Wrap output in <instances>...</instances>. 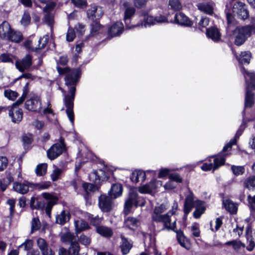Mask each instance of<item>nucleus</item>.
I'll list each match as a JSON object with an SVG mask.
<instances>
[{"label": "nucleus", "mask_w": 255, "mask_h": 255, "mask_svg": "<svg viewBox=\"0 0 255 255\" xmlns=\"http://www.w3.org/2000/svg\"><path fill=\"white\" fill-rule=\"evenodd\" d=\"M11 31L10 26L7 22L4 21L0 25V36L2 38L7 39L9 37Z\"/></svg>", "instance_id": "nucleus-28"}, {"label": "nucleus", "mask_w": 255, "mask_h": 255, "mask_svg": "<svg viewBox=\"0 0 255 255\" xmlns=\"http://www.w3.org/2000/svg\"><path fill=\"white\" fill-rule=\"evenodd\" d=\"M36 243L42 255H54L53 252L44 239L38 238Z\"/></svg>", "instance_id": "nucleus-21"}, {"label": "nucleus", "mask_w": 255, "mask_h": 255, "mask_svg": "<svg viewBox=\"0 0 255 255\" xmlns=\"http://www.w3.org/2000/svg\"><path fill=\"white\" fill-rule=\"evenodd\" d=\"M206 34L208 38L211 39L215 42H218L221 40V33L219 30L215 27H211L207 28Z\"/></svg>", "instance_id": "nucleus-23"}, {"label": "nucleus", "mask_w": 255, "mask_h": 255, "mask_svg": "<svg viewBox=\"0 0 255 255\" xmlns=\"http://www.w3.org/2000/svg\"><path fill=\"white\" fill-rule=\"evenodd\" d=\"M47 169V164L46 163L39 164L35 169V172L37 175L42 176L46 173Z\"/></svg>", "instance_id": "nucleus-42"}, {"label": "nucleus", "mask_w": 255, "mask_h": 255, "mask_svg": "<svg viewBox=\"0 0 255 255\" xmlns=\"http://www.w3.org/2000/svg\"><path fill=\"white\" fill-rule=\"evenodd\" d=\"M24 247V250L29 251L33 247V242L31 240H27L25 241L23 243L21 244L19 248Z\"/></svg>", "instance_id": "nucleus-61"}, {"label": "nucleus", "mask_w": 255, "mask_h": 255, "mask_svg": "<svg viewBox=\"0 0 255 255\" xmlns=\"http://www.w3.org/2000/svg\"><path fill=\"white\" fill-rule=\"evenodd\" d=\"M123 5L125 8L124 11V21L126 27L127 29H131L137 27L136 24L131 23V18L134 15L135 9L134 7L128 6L129 3L128 1H125L123 3Z\"/></svg>", "instance_id": "nucleus-10"}, {"label": "nucleus", "mask_w": 255, "mask_h": 255, "mask_svg": "<svg viewBox=\"0 0 255 255\" xmlns=\"http://www.w3.org/2000/svg\"><path fill=\"white\" fill-rule=\"evenodd\" d=\"M123 23L121 21H117L109 27L108 35L111 37L120 36L124 31Z\"/></svg>", "instance_id": "nucleus-19"}, {"label": "nucleus", "mask_w": 255, "mask_h": 255, "mask_svg": "<svg viewBox=\"0 0 255 255\" xmlns=\"http://www.w3.org/2000/svg\"><path fill=\"white\" fill-rule=\"evenodd\" d=\"M70 218V214L68 211L63 210L56 217V222L60 225H64Z\"/></svg>", "instance_id": "nucleus-30"}, {"label": "nucleus", "mask_w": 255, "mask_h": 255, "mask_svg": "<svg viewBox=\"0 0 255 255\" xmlns=\"http://www.w3.org/2000/svg\"><path fill=\"white\" fill-rule=\"evenodd\" d=\"M8 160L4 156L0 157V171L3 170L7 166Z\"/></svg>", "instance_id": "nucleus-64"}, {"label": "nucleus", "mask_w": 255, "mask_h": 255, "mask_svg": "<svg viewBox=\"0 0 255 255\" xmlns=\"http://www.w3.org/2000/svg\"><path fill=\"white\" fill-rule=\"evenodd\" d=\"M168 208V203H162L156 206L151 214L152 221L163 223L162 230H174L176 227V222L171 223V217L175 214L178 209V204L174 202L172 209L166 213L163 214Z\"/></svg>", "instance_id": "nucleus-3"}, {"label": "nucleus", "mask_w": 255, "mask_h": 255, "mask_svg": "<svg viewBox=\"0 0 255 255\" xmlns=\"http://www.w3.org/2000/svg\"><path fill=\"white\" fill-rule=\"evenodd\" d=\"M184 206V212L186 217L194 207L196 208L193 212V217L196 219L199 218L206 209L205 202L199 200H195L193 193L190 191L185 198Z\"/></svg>", "instance_id": "nucleus-4"}, {"label": "nucleus", "mask_w": 255, "mask_h": 255, "mask_svg": "<svg viewBox=\"0 0 255 255\" xmlns=\"http://www.w3.org/2000/svg\"><path fill=\"white\" fill-rule=\"evenodd\" d=\"M162 185L161 180L153 178L148 183L139 186L138 191L141 194H151L156 192Z\"/></svg>", "instance_id": "nucleus-8"}, {"label": "nucleus", "mask_w": 255, "mask_h": 255, "mask_svg": "<svg viewBox=\"0 0 255 255\" xmlns=\"http://www.w3.org/2000/svg\"><path fill=\"white\" fill-rule=\"evenodd\" d=\"M25 108L31 111L40 112L41 110V102L40 98L34 96L27 100L25 104Z\"/></svg>", "instance_id": "nucleus-13"}, {"label": "nucleus", "mask_w": 255, "mask_h": 255, "mask_svg": "<svg viewBox=\"0 0 255 255\" xmlns=\"http://www.w3.org/2000/svg\"><path fill=\"white\" fill-rule=\"evenodd\" d=\"M33 184L26 180L22 182L16 181L13 182L12 189L14 191L20 194H25L28 192L30 187H33Z\"/></svg>", "instance_id": "nucleus-12"}, {"label": "nucleus", "mask_w": 255, "mask_h": 255, "mask_svg": "<svg viewBox=\"0 0 255 255\" xmlns=\"http://www.w3.org/2000/svg\"><path fill=\"white\" fill-rule=\"evenodd\" d=\"M232 247L236 252H239L242 249H244L245 247V245L240 241L234 240Z\"/></svg>", "instance_id": "nucleus-53"}, {"label": "nucleus", "mask_w": 255, "mask_h": 255, "mask_svg": "<svg viewBox=\"0 0 255 255\" xmlns=\"http://www.w3.org/2000/svg\"><path fill=\"white\" fill-rule=\"evenodd\" d=\"M177 184L170 179H169V180L163 185L164 189L167 190L173 189L175 188Z\"/></svg>", "instance_id": "nucleus-57"}, {"label": "nucleus", "mask_w": 255, "mask_h": 255, "mask_svg": "<svg viewBox=\"0 0 255 255\" xmlns=\"http://www.w3.org/2000/svg\"><path fill=\"white\" fill-rule=\"evenodd\" d=\"M41 196L47 201L45 212L46 214L50 216L53 206L57 203L58 198L48 193H43Z\"/></svg>", "instance_id": "nucleus-18"}, {"label": "nucleus", "mask_w": 255, "mask_h": 255, "mask_svg": "<svg viewBox=\"0 0 255 255\" xmlns=\"http://www.w3.org/2000/svg\"><path fill=\"white\" fill-rule=\"evenodd\" d=\"M156 174V170H146L144 171L140 169H136L131 173L130 179L133 183H136L139 181L144 182L147 175H150L154 176Z\"/></svg>", "instance_id": "nucleus-9"}, {"label": "nucleus", "mask_w": 255, "mask_h": 255, "mask_svg": "<svg viewBox=\"0 0 255 255\" xmlns=\"http://www.w3.org/2000/svg\"><path fill=\"white\" fill-rule=\"evenodd\" d=\"M139 221L133 217H128L125 219V227L131 230H135L139 225Z\"/></svg>", "instance_id": "nucleus-29"}, {"label": "nucleus", "mask_w": 255, "mask_h": 255, "mask_svg": "<svg viewBox=\"0 0 255 255\" xmlns=\"http://www.w3.org/2000/svg\"><path fill=\"white\" fill-rule=\"evenodd\" d=\"M123 187L121 184L117 183L113 184L111 190L108 192L111 198L116 199L122 194Z\"/></svg>", "instance_id": "nucleus-27"}, {"label": "nucleus", "mask_w": 255, "mask_h": 255, "mask_svg": "<svg viewBox=\"0 0 255 255\" xmlns=\"http://www.w3.org/2000/svg\"><path fill=\"white\" fill-rule=\"evenodd\" d=\"M223 205L225 209L231 214H234L237 213L238 205L229 199L223 201Z\"/></svg>", "instance_id": "nucleus-31"}, {"label": "nucleus", "mask_w": 255, "mask_h": 255, "mask_svg": "<svg viewBox=\"0 0 255 255\" xmlns=\"http://www.w3.org/2000/svg\"><path fill=\"white\" fill-rule=\"evenodd\" d=\"M244 129V122L237 130L234 137L231 139L229 142L224 146L222 152L221 153V154L209 157L201 166V169L205 171L209 170L214 171L220 166L224 165L225 162V157L229 155V154L226 152L230 151L232 148V146L237 143V140L242 134Z\"/></svg>", "instance_id": "nucleus-2"}, {"label": "nucleus", "mask_w": 255, "mask_h": 255, "mask_svg": "<svg viewBox=\"0 0 255 255\" xmlns=\"http://www.w3.org/2000/svg\"><path fill=\"white\" fill-rule=\"evenodd\" d=\"M65 145L62 141L52 145L47 152L48 157L53 160L59 156L64 149Z\"/></svg>", "instance_id": "nucleus-15"}, {"label": "nucleus", "mask_w": 255, "mask_h": 255, "mask_svg": "<svg viewBox=\"0 0 255 255\" xmlns=\"http://www.w3.org/2000/svg\"><path fill=\"white\" fill-rule=\"evenodd\" d=\"M72 2L76 6L80 8L86 6L87 4L86 0H72Z\"/></svg>", "instance_id": "nucleus-62"}, {"label": "nucleus", "mask_w": 255, "mask_h": 255, "mask_svg": "<svg viewBox=\"0 0 255 255\" xmlns=\"http://www.w3.org/2000/svg\"><path fill=\"white\" fill-rule=\"evenodd\" d=\"M59 74H66L65 78V84L68 88V93L64 95L63 99L64 104L66 108V114L69 121L72 125H74V114L73 112L74 100L76 92V86L78 83L81 75V70L80 68L70 70L68 67H57ZM62 92H64L62 91Z\"/></svg>", "instance_id": "nucleus-1"}, {"label": "nucleus", "mask_w": 255, "mask_h": 255, "mask_svg": "<svg viewBox=\"0 0 255 255\" xmlns=\"http://www.w3.org/2000/svg\"><path fill=\"white\" fill-rule=\"evenodd\" d=\"M248 200L249 206L252 210L255 211V196H252L249 195L248 196Z\"/></svg>", "instance_id": "nucleus-63"}, {"label": "nucleus", "mask_w": 255, "mask_h": 255, "mask_svg": "<svg viewBox=\"0 0 255 255\" xmlns=\"http://www.w3.org/2000/svg\"><path fill=\"white\" fill-rule=\"evenodd\" d=\"M16 68L21 72L27 70L32 65V57L27 54L20 60H16L15 62Z\"/></svg>", "instance_id": "nucleus-17"}, {"label": "nucleus", "mask_w": 255, "mask_h": 255, "mask_svg": "<svg viewBox=\"0 0 255 255\" xmlns=\"http://www.w3.org/2000/svg\"><path fill=\"white\" fill-rule=\"evenodd\" d=\"M24 46L29 50L32 51H36L37 50V45H33L32 41L30 40H27L24 42Z\"/></svg>", "instance_id": "nucleus-54"}, {"label": "nucleus", "mask_w": 255, "mask_h": 255, "mask_svg": "<svg viewBox=\"0 0 255 255\" xmlns=\"http://www.w3.org/2000/svg\"><path fill=\"white\" fill-rule=\"evenodd\" d=\"M9 116L11 118L12 122L18 123L22 119V111L16 105H13L9 111Z\"/></svg>", "instance_id": "nucleus-20"}, {"label": "nucleus", "mask_w": 255, "mask_h": 255, "mask_svg": "<svg viewBox=\"0 0 255 255\" xmlns=\"http://www.w3.org/2000/svg\"><path fill=\"white\" fill-rule=\"evenodd\" d=\"M255 32V25H254L237 27L233 32L235 44L237 46L242 45Z\"/></svg>", "instance_id": "nucleus-6"}, {"label": "nucleus", "mask_w": 255, "mask_h": 255, "mask_svg": "<svg viewBox=\"0 0 255 255\" xmlns=\"http://www.w3.org/2000/svg\"><path fill=\"white\" fill-rule=\"evenodd\" d=\"M169 8L173 10H179L182 8V4L179 0H169Z\"/></svg>", "instance_id": "nucleus-41"}, {"label": "nucleus", "mask_w": 255, "mask_h": 255, "mask_svg": "<svg viewBox=\"0 0 255 255\" xmlns=\"http://www.w3.org/2000/svg\"><path fill=\"white\" fill-rule=\"evenodd\" d=\"M174 23L184 27H191L193 24V22L182 12H177L174 18Z\"/></svg>", "instance_id": "nucleus-16"}, {"label": "nucleus", "mask_w": 255, "mask_h": 255, "mask_svg": "<svg viewBox=\"0 0 255 255\" xmlns=\"http://www.w3.org/2000/svg\"><path fill=\"white\" fill-rule=\"evenodd\" d=\"M169 179L173 181L176 184L180 183L182 182V178L177 173H172L169 174Z\"/></svg>", "instance_id": "nucleus-49"}, {"label": "nucleus", "mask_w": 255, "mask_h": 255, "mask_svg": "<svg viewBox=\"0 0 255 255\" xmlns=\"http://www.w3.org/2000/svg\"><path fill=\"white\" fill-rule=\"evenodd\" d=\"M144 205L145 200L143 198L139 196L136 191L131 189L129 191L128 198L125 203L124 213L126 215L128 214L130 212L133 206L142 207Z\"/></svg>", "instance_id": "nucleus-7"}, {"label": "nucleus", "mask_w": 255, "mask_h": 255, "mask_svg": "<svg viewBox=\"0 0 255 255\" xmlns=\"http://www.w3.org/2000/svg\"><path fill=\"white\" fill-rule=\"evenodd\" d=\"M197 6L201 12L206 14L211 15L213 13V6L209 3L200 2L197 4Z\"/></svg>", "instance_id": "nucleus-33"}, {"label": "nucleus", "mask_w": 255, "mask_h": 255, "mask_svg": "<svg viewBox=\"0 0 255 255\" xmlns=\"http://www.w3.org/2000/svg\"><path fill=\"white\" fill-rule=\"evenodd\" d=\"M49 40L48 35H45L42 38H40L38 41L37 45V50L44 48L48 43Z\"/></svg>", "instance_id": "nucleus-44"}, {"label": "nucleus", "mask_w": 255, "mask_h": 255, "mask_svg": "<svg viewBox=\"0 0 255 255\" xmlns=\"http://www.w3.org/2000/svg\"><path fill=\"white\" fill-rule=\"evenodd\" d=\"M155 24L157 23H166L168 22V19L165 15H159L154 17Z\"/></svg>", "instance_id": "nucleus-59"}, {"label": "nucleus", "mask_w": 255, "mask_h": 255, "mask_svg": "<svg viewBox=\"0 0 255 255\" xmlns=\"http://www.w3.org/2000/svg\"><path fill=\"white\" fill-rule=\"evenodd\" d=\"M87 217L88 219L90 221L91 223L93 225L97 226L99 225L102 221V218H100L99 216H95V217H93V215L86 213Z\"/></svg>", "instance_id": "nucleus-46"}, {"label": "nucleus", "mask_w": 255, "mask_h": 255, "mask_svg": "<svg viewBox=\"0 0 255 255\" xmlns=\"http://www.w3.org/2000/svg\"><path fill=\"white\" fill-rule=\"evenodd\" d=\"M4 96L10 100L13 101L17 97V93L10 89L5 90L4 92Z\"/></svg>", "instance_id": "nucleus-47"}, {"label": "nucleus", "mask_w": 255, "mask_h": 255, "mask_svg": "<svg viewBox=\"0 0 255 255\" xmlns=\"http://www.w3.org/2000/svg\"><path fill=\"white\" fill-rule=\"evenodd\" d=\"M246 82V94L245 96V108L251 107L254 104V95L251 90L255 89V74L247 70L244 67L241 69Z\"/></svg>", "instance_id": "nucleus-5"}, {"label": "nucleus", "mask_w": 255, "mask_h": 255, "mask_svg": "<svg viewBox=\"0 0 255 255\" xmlns=\"http://www.w3.org/2000/svg\"><path fill=\"white\" fill-rule=\"evenodd\" d=\"M75 37V33L74 30L71 28H69L66 35L67 40L69 42L72 41Z\"/></svg>", "instance_id": "nucleus-60"}, {"label": "nucleus", "mask_w": 255, "mask_h": 255, "mask_svg": "<svg viewBox=\"0 0 255 255\" xmlns=\"http://www.w3.org/2000/svg\"><path fill=\"white\" fill-rule=\"evenodd\" d=\"M174 169H170V168H162L159 169L158 174V177L159 178H162L170 174V172L171 171H174Z\"/></svg>", "instance_id": "nucleus-48"}, {"label": "nucleus", "mask_w": 255, "mask_h": 255, "mask_svg": "<svg viewBox=\"0 0 255 255\" xmlns=\"http://www.w3.org/2000/svg\"><path fill=\"white\" fill-rule=\"evenodd\" d=\"M105 171L102 170H94L89 174V179L91 181L95 183L100 180L108 179V175L105 174Z\"/></svg>", "instance_id": "nucleus-24"}, {"label": "nucleus", "mask_w": 255, "mask_h": 255, "mask_svg": "<svg viewBox=\"0 0 255 255\" xmlns=\"http://www.w3.org/2000/svg\"><path fill=\"white\" fill-rule=\"evenodd\" d=\"M31 17L28 11H25L22 15L21 23L23 26H26L30 23Z\"/></svg>", "instance_id": "nucleus-50"}, {"label": "nucleus", "mask_w": 255, "mask_h": 255, "mask_svg": "<svg viewBox=\"0 0 255 255\" xmlns=\"http://www.w3.org/2000/svg\"><path fill=\"white\" fill-rule=\"evenodd\" d=\"M121 238L122 241L121 245V250L123 254L126 255L129 252L132 245L123 235H121Z\"/></svg>", "instance_id": "nucleus-35"}, {"label": "nucleus", "mask_w": 255, "mask_h": 255, "mask_svg": "<svg viewBox=\"0 0 255 255\" xmlns=\"http://www.w3.org/2000/svg\"><path fill=\"white\" fill-rule=\"evenodd\" d=\"M22 38V36L20 32L12 31L9 35V37L7 38V40L18 43L19 42Z\"/></svg>", "instance_id": "nucleus-39"}, {"label": "nucleus", "mask_w": 255, "mask_h": 255, "mask_svg": "<svg viewBox=\"0 0 255 255\" xmlns=\"http://www.w3.org/2000/svg\"><path fill=\"white\" fill-rule=\"evenodd\" d=\"M87 13L89 18L94 19L100 18L103 15L104 11L102 7L93 6L88 10Z\"/></svg>", "instance_id": "nucleus-25"}, {"label": "nucleus", "mask_w": 255, "mask_h": 255, "mask_svg": "<svg viewBox=\"0 0 255 255\" xmlns=\"http://www.w3.org/2000/svg\"><path fill=\"white\" fill-rule=\"evenodd\" d=\"M83 187L87 193L91 192H95L98 190L97 187L95 185L91 183H84L83 184Z\"/></svg>", "instance_id": "nucleus-52"}, {"label": "nucleus", "mask_w": 255, "mask_h": 255, "mask_svg": "<svg viewBox=\"0 0 255 255\" xmlns=\"http://www.w3.org/2000/svg\"><path fill=\"white\" fill-rule=\"evenodd\" d=\"M62 172V170L61 169L56 167L51 174V177L52 181H56L59 178Z\"/></svg>", "instance_id": "nucleus-55"}, {"label": "nucleus", "mask_w": 255, "mask_h": 255, "mask_svg": "<svg viewBox=\"0 0 255 255\" xmlns=\"http://www.w3.org/2000/svg\"><path fill=\"white\" fill-rule=\"evenodd\" d=\"M235 56L240 64H249L252 58V53L249 51H244L235 53Z\"/></svg>", "instance_id": "nucleus-22"}, {"label": "nucleus", "mask_w": 255, "mask_h": 255, "mask_svg": "<svg viewBox=\"0 0 255 255\" xmlns=\"http://www.w3.org/2000/svg\"><path fill=\"white\" fill-rule=\"evenodd\" d=\"M79 242L81 244L85 246H87L89 245L91 243V239L88 236L85 235H82L79 238Z\"/></svg>", "instance_id": "nucleus-56"}, {"label": "nucleus", "mask_w": 255, "mask_h": 255, "mask_svg": "<svg viewBox=\"0 0 255 255\" xmlns=\"http://www.w3.org/2000/svg\"><path fill=\"white\" fill-rule=\"evenodd\" d=\"M244 186L249 190L255 187V176H251L245 179Z\"/></svg>", "instance_id": "nucleus-40"}, {"label": "nucleus", "mask_w": 255, "mask_h": 255, "mask_svg": "<svg viewBox=\"0 0 255 255\" xmlns=\"http://www.w3.org/2000/svg\"><path fill=\"white\" fill-rule=\"evenodd\" d=\"M231 170L236 176L242 175L245 171V167L243 166L232 165Z\"/></svg>", "instance_id": "nucleus-45"}, {"label": "nucleus", "mask_w": 255, "mask_h": 255, "mask_svg": "<svg viewBox=\"0 0 255 255\" xmlns=\"http://www.w3.org/2000/svg\"><path fill=\"white\" fill-rule=\"evenodd\" d=\"M233 12L234 15L242 19H246L249 17V12L246 4L240 1H237L233 4Z\"/></svg>", "instance_id": "nucleus-11"}, {"label": "nucleus", "mask_w": 255, "mask_h": 255, "mask_svg": "<svg viewBox=\"0 0 255 255\" xmlns=\"http://www.w3.org/2000/svg\"><path fill=\"white\" fill-rule=\"evenodd\" d=\"M177 238L179 243L181 246L186 248L185 245L186 238L182 232L178 233Z\"/></svg>", "instance_id": "nucleus-58"}, {"label": "nucleus", "mask_w": 255, "mask_h": 255, "mask_svg": "<svg viewBox=\"0 0 255 255\" xmlns=\"http://www.w3.org/2000/svg\"><path fill=\"white\" fill-rule=\"evenodd\" d=\"M251 227L250 225H248L246 228V236L248 241L249 242V245L247 247V249L249 251H252L254 250L255 247V243L254 241L255 240L254 237H249V235L251 234Z\"/></svg>", "instance_id": "nucleus-34"}, {"label": "nucleus", "mask_w": 255, "mask_h": 255, "mask_svg": "<svg viewBox=\"0 0 255 255\" xmlns=\"http://www.w3.org/2000/svg\"><path fill=\"white\" fill-rule=\"evenodd\" d=\"M13 180L12 175L8 173L0 182V188L2 191L5 190L7 186Z\"/></svg>", "instance_id": "nucleus-37"}, {"label": "nucleus", "mask_w": 255, "mask_h": 255, "mask_svg": "<svg viewBox=\"0 0 255 255\" xmlns=\"http://www.w3.org/2000/svg\"><path fill=\"white\" fill-rule=\"evenodd\" d=\"M96 231L98 233L105 237H110L113 235L112 230L110 228L104 226L97 227Z\"/></svg>", "instance_id": "nucleus-36"}, {"label": "nucleus", "mask_w": 255, "mask_h": 255, "mask_svg": "<svg viewBox=\"0 0 255 255\" xmlns=\"http://www.w3.org/2000/svg\"><path fill=\"white\" fill-rule=\"evenodd\" d=\"M141 22L136 24L137 27L141 26L147 27L151 25H155L154 17L147 13L144 14L142 16Z\"/></svg>", "instance_id": "nucleus-26"}, {"label": "nucleus", "mask_w": 255, "mask_h": 255, "mask_svg": "<svg viewBox=\"0 0 255 255\" xmlns=\"http://www.w3.org/2000/svg\"><path fill=\"white\" fill-rule=\"evenodd\" d=\"M74 225L75 227L76 233L78 234L83 231L89 229V224L84 220L80 219L75 221Z\"/></svg>", "instance_id": "nucleus-32"}, {"label": "nucleus", "mask_w": 255, "mask_h": 255, "mask_svg": "<svg viewBox=\"0 0 255 255\" xmlns=\"http://www.w3.org/2000/svg\"><path fill=\"white\" fill-rule=\"evenodd\" d=\"M22 141L25 148L28 147L32 141V135L31 134H26L23 136Z\"/></svg>", "instance_id": "nucleus-51"}, {"label": "nucleus", "mask_w": 255, "mask_h": 255, "mask_svg": "<svg viewBox=\"0 0 255 255\" xmlns=\"http://www.w3.org/2000/svg\"><path fill=\"white\" fill-rule=\"evenodd\" d=\"M41 227V222L37 217H34L32 218L31 222V233L38 231Z\"/></svg>", "instance_id": "nucleus-38"}, {"label": "nucleus", "mask_w": 255, "mask_h": 255, "mask_svg": "<svg viewBox=\"0 0 255 255\" xmlns=\"http://www.w3.org/2000/svg\"><path fill=\"white\" fill-rule=\"evenodd\" d=\"M110 196L102 195L99 198V206L103 212H108L112 209L114 203Z\"/></svg>", "instance_id": "nucleus-14"}, {"label": "nucleus", "mask_w": 255, "mask_h": 255, "mask_svg": "<svg viewBox=\"0 0 255 255\" xmlns=\"http://www.w3.org/2000/svg\"><path fill=\"white\" fill-rule=\"evenodd\" d=\"M102 27L101 25L97 21H93L91 25V34L93 35H96L99 33Z\"/></svg>", "instance_id": "nucleus-43"}]
</instances>
